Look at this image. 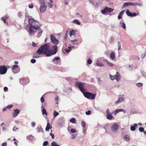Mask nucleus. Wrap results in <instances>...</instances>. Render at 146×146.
<instances>
[{
	"mask_svg": "<svg viewBox=\"0 0 146 146\" xmlns=\"http://www.w3.org/2000/svg\"><path fill=\"white\" fill-rule=\"evenodd\" d=\"M52 48L54 49L53 51L51 50L50 49V45L49 43H46L41 46L37 50L36 54L38 55L45 54L47 56L55 54L57 50L56 46L53 45Z\"/></svg>",
	"mask_w": 146,
	"mask_h": 146,
	"instance_id": "1",
	"label": "nucleus"
},
{
	"mask_svg": "<svg viewBox=\"0 0 146 146\" xmlns=\"http://www.w3.org/2000/svg\"><path fill=\"white\" fill-rule=\"evenodd\" d=\"M36 21L32 18H29V28L28 31L29 33L31 34L36 33L38 31L37 36H40L42 33V30L40 28V26L36 24Z\"/></svg>",
	"mask_w": 146,
	"mask_h": 146,
	"instance_id": "2",
	"label": "nucleus"
},
{
	"mask_svg": "<svg viewBox=\"0 0 146 146\" xmlns=\"http://www.w3.org/2000/svg\"><path fill=\"white\" fill-rule=\"evenodd\" d=\"M142 4L140 3H133L132 2H126L123 4V8H125L129 6H141Z\"/></svg>",
	"mask_w": 146,
	"mask_h": 146,
	"instance_id": "3",
	"label": "nucleus"
},
{
	"mask_svg": "<svg viewBox=\"0 0 146 146\" xmlns=\"http://www.w3.org/2000/svg\"><path fill=\"white\" fill-rule=\"evenodd\" d=\"M83 94L86 98L89 99L93 100L94 99L96 96L95 94H92L88 92H84Z\"/></svg>",
	"mask_w": 146,
	"mask_h": 146,
	"instance_id": "4",
	"label": "nucleus"
},
{
	"mask_svg": "<svg viewBox=\"0 0 146 146\" xmlns=\"http://www.w3.org/2000/svg\"><path fill=\"white\" fill-rule=\"evenodd\" d=\"M76 86H78L80 91L83 93L85 92L84 88V83L81 82H76L75 83Z\"/></svg>",
	"mask_w": 146,
	"mask_h": 146,
	"instance_id": "5",
	"label": "nucleus"
},
{
	"mask_svg": "<svg viewBox=\"0 0 146 146\" xmlns=\"http://www.w3.org/2000/svg\"><path fill=\"white\" fill-rule=\"evenodd\" d=\"M110 77L112 80H116L117 82L119 81L121 78V76L118 72H116L115 75L114 76L110 74Z\"/></svg>",
	"mask_w": 146,
	"mask_h": 146,
	"instance_id": "6",
	"label": "nucleus"
},
{
	"mask_svg": "<svg viewBox=\"0 0 146 146\" xmlns=\"http://www.w3.org/2000/svg\"><path fill=\"white\" fill-rule=\"evenodd\" d=\"M113 10V9L111 8H108V7H106L104 9L101 10V12L103 14L106 13H109L112 12Z\"/></svg>",
	"mask_w": 146,
	"mask_h": 146,
	"instance_id": "7",
	"label": "nucleus"
},
{
	"mask_svg": "<svg viewBox=\"0 0 146 146\" xmlns=\"http://www.w3.org/2000/svg\"><path fill=\"white\" fill-rule=\"evenodd\" d=\"M7 70V67L5 65L0 66V74H5Z\"/></svg>",
	"mask_w": 146,
	"mask_h": 146,
	"instance_id": "8",
	"label": "nucleus"
},
{
	"mask_svg": "<svg viewBox=\"0 0 146 146\" xmlns=\"http://www.w3.org/2000/svg\"><path fill=\"white\" fill-rule=\"evenodd\" d=\"M20 83L22 84H27L28 82L29 78L28 77L22 78L20 79Z\"/></svg>",
	"mask_w": 146,
	"mask_h": 146,
	"instance_id": "9",
	"label": "nucleus"
},
{
	"mask_svg": "<svg viewBox=\"0 0 146 146\" xmlns=\"http://www.w3.org/2000/svg\"><path fill=\"white\" fill-rule=\"evenodd\" d=\"M50 38L51 42L54 44L57 45L58 44V40L54 36L51 35L50 36Z\"/></svg>",
	"mask_w": 146,
	"mask_h": 146,
	"instance_id": "10",
	"label": "nucleus"
},
{
	"mask_svg": "<svg viewBox=\"0 0 146 146\" xmlns=\"http://www.w3.org/2000/svg\"><path fill=\"white\" fill-rule=\"evenodd\" d=\"M106 113H107L106 116L107 119L110 120L112 119L113 118V116L112 115V113L110 112L108 109H107Z\"/></svg>",
	"mask_w": 146,
	"mask_h": 146,
	"instance_id": "11",
	"label": "nucleus"
},
{
	"mask_svg": "<svg viewBox=\"0 0 146 146\" xmlns=\"http://www.w3.org/2000/svg\"><path fill=\"white\" fill-rule=\"evenodd\" d=\"M118 125L116 123H114L111 127V130L113 132H116L118 129Z\"/></svg>",
	"mask_w": 146,
	"mask_h": 146,
	"instance_id": "12",
	"label": "nucleus"
},
{
	"mask_svg": "<svg viewBox=\"0 0 146 146\" xmlns=\"http://www.w3.org/2000/svg\"><path fill=\"white\" fill-rule=\"evenodd\" d=\"M46 6L45 5H41L40 8V11L41 13H44L46 11Z\"/></svg>",
	"mask_w": 146,
	"mask_h": 146,
	"instance_id": "13",
	"label": "nucleus"
},
{
	"mask_svg": "<svg viewBox=\"0 0 146 146\" xmlns=\"http://www.w3.org/2000/svg\"><path fill=\"white\" fill-rule=\"evenodd\" d=\"M19 112V110L18 109H16L14 110V113H13V117H16Z\"/></svg>",
	"mask_w": 146,
	"mask_h": 146,
	"instance_id": "14",
	"label": "nucleus"
},
{
	"mask_svg": "<svg viewBox=\"0 0 146 146\" xmlns=\"http://www.w3.org/2000/svg\"><path fill=\"white\" fill-rule=\"evenodd\" d=\"M137 127V124L135 123L134 124V126H131L130 127V129L132 131H134L135 130L136 127Z\"/></svg>",
	"mask_w": 146,
	"mask_h": 146,
	"instance_id": "15",
	"label": "nucleus"
},
{
	"mask_svg": "<svg viewBox=\"0 0 146 146\" xmlns=\"http://www.w3.org/2000/svg\"><path fill=\"white\" fill-rule=\"evenodd\" d=\"M123 140L126 141H129L130 140V138L127 135H126L124 136L123 138Z\"/></svg>",
	"mask_w": 146,
	"mask_h": 146,
	"instance_id": "16",
	"label": "nucleus"
},
{
	"mask_svg": "<svg viewBox=\"0 0 146 146\" xmlns=\"http://www.w3.org/2000/svg\"><path fill=\"white\" fill-rule=\"evenodd\" d=\"M110 57L111 60H113L115 58V53L114 52H111L110 55Z\"/></svg>",
	"mask_w": 146,
	"mask_h": 146,
	"instance_id": "17",
	"label": "nucleus"
},
{
	"mask_svg": "<svg viewBox=\"0 0 146 146\" xmlns=\"http://www.w3.org/2000/svg\"><path fill=\"white\" fill-rule=\"evenodd\" d=\"M51 128L52 127L51 126H50L49 123H48L47 124L45 130L46 131H48L49 130V129Z\"/></svg>",
	"mask_w": 146,
	"mask_h": 146,
	"instance_id": "18",
	"label": "nucleus"
},
{
	"mask_svg": "<svg viewBox=\"0 0 146 146\" xmlns=\"http://www.w3.org/2000/svg\"><path fill=\"white\" fill-rule=\"evenodd\" d=\"M104 61L106 62L108 65L110 66L113 67L114 66V65L113 63L109 62L107 60H104Z\"/></svg>",
	"mask_w": 146,
	"mask_h": 146,
	"instance_id": "19",
	"label": "nucleus"
},
{
	"mask_svg": "<svg viewBox=\"0 0 146 146\" xmlns=\"http://www.w3.org/2000/svg\"><path fill=\"white\" fill-rule=\"evenodd\" d=\"M124 101V99L123 98H119L118 99V100L115 102L117 104H118L119 102H121Z\"/></svg>",
	"mask_w": 146,
	"mask_h": 146,
	"instance_id": "20",
	"label": "nucleus"
},
{
	"mask_svg": "<svg viewBox=\"0 0 146 146\" xmlns=\"http://www.w3.org/2000/svg\"><path fill=\"white\" fill-rule=\"evenodd\" d=\"M74 31L73 29H71L70 31V32L69 33V35H70V36H71L72 35H74Z\"/></svg>",
	"mask_w": 146,
	"mask_h": 146,
	"instance_id": "21",
	"label": "nucleus"
},
{
	"mask_svg": "<svg viewBox=\"0 0 146 146\" xmlns=\"http://www.w3.org/2000/svg\"><path fill=\"white\" fill-rule=\"evenodd\" d=\"M96 65L100 67L103 66H104L103 64L102 63L99 62H98L96 63Z\"/></svg>",
	"mask_w": 146,
	"mask_h": 146,
	"instance_id": "22",
	"label": "nucleus"
},
{
	"mask_svg": "<svg viewBox=\"0 0 146 146\" xmlns=\"http://www.w3.org/2000/svg\"><path fill=\"white\" fill-rule=\"evenodd\" d=\"M70 121V122L72 123H76V119L74 118H72Z\"/></svg>",
	"mask_w": 146,
	"mask_h": 146,
	"instance_id": "23",
	"label": "nucleus"
},
{
	"mask_svg": "<svg viewBox=\"0 0 146 146\" xmlns=\"http://www.w3.org/2000/svg\"><path fill=\"white\" fill-rule=\"evenodd\" d=\"M51 146H59V145H58L56 142L53 141L51 143Z\"/></svg>",
	"mask_w": 146,
	"mask_h": 146,
	"instance_id": "24",
	"label": "nucleus"
},
{
	"mask_svg": "<svg viewBox=\"0 0 146 146\" xmlns=\"http://www.w3.org/2000/svg\"><path fill=\"white\" fill-rule=\"evenodd\" d=\"M60 58L59 57H55L53 59L52 61L53 62H55L56 61H58V60H60Z\"/></svg>",
	"mask_w": 146,
	"mask_h": 146,
	"instance_id": "25",
	"label": "nucleus"
},
{
	"mask_svg": "<svg viewBox=\"0 0 146 146\" xmlns=\"http://www.w3.org/2000/svg\"><path fill=\"white\" fill-rule=\"evenodd\" d=\"M42 113L43 114H45L46 115H47V112L45 108H43L42 109Z\"/></svg>",
	"mask_w": 146,
	"mask_h": 146,
	"instance_id": "26",
	"label": "nucleus"
},
{
	"mask_svg": "<svg viewBox=\"0 0 146 146\" xmlns=\"http://www.w3.org/2000/svg\"><path fill=\"white\" fill-rule=\"evenodd\" d=\"M77 41V40L76 39H74V40H71V42L73 44H76V45L78 44V43H76V42Z\"/></svg>",
	"mask_w": 146,
	"mask_h": 146,
	"instance_id": "27",
	"label": "nucleus"
},
{
	"mask_svg": "<svg viewBox=\"0 0 146 146\" xmlns=\"http://www.w3.org/2000/svg\"><path fill=\"white\" fill-rule=\"evenodd\" d=\"M59 115V113L56 111H54L53 113V116L54 117H56Z\"/></svg>",
	"mask_w": 146,
	"mask_h": 146,
	"instance_id": "28",
	"label": "nucleus"
},
{
	"mask_svg": "<svg viewBox=\"0 0 146 146\" xmlns=\"http://www.w3.org/2000/svg\"><path fill=\"white\" fill-rule=\"evenodd\" d=\"M18 66L17 65H14L12 67V69L13 70V71H14V70H15L16 68H18Z\"/></svg>",
	"mask_w": 146,
	"mask_h": 146,
	"instance_id": "29",
	"label": "nucleus"
},
{
	"mask_svg": "<svg viewBox=\"0 0 146 146\" xmlns=\"http://www.w3.org/2000/svg\"><path fill=\"white\" fill-rule=\"evenodd\" d=\"M39 3L40 4H42V5H44L45 4L44 0H40Z\"/></svg>",
	"mask_w": 146,
	"mask_h": 146,
	"instance_id": "30",
	"label": "nucleus"
},
{
	"mask_svg": "<svg viewBox=\"0 0 146 146\" xmlns=\"http://www.w3.org/2000/svg\"><path fill=\"white\" fill-rule=\"evenodd\" d=\"M126 13L127 15L131 16V13L128 10H127L126 11Z\"/></svg>",
	"mask_w": 146,
	"mask_h": 146,
	"instance_id": "31",
	"label": "nucleus"
},
{
	"mask_svg": "<svg viewBox=\"0 0 146 146\" xmlns=\"http://www.w3.org/2000/svg\"><path fill=\"white\" fill-rule=\"evenodd\" d=\"M121 26L124 29H126V26L125 24L124 23H121Z\"/></svg>",
	"mask_w": 146,
	"mask_h": 146,
	"instance_id": "32",
	"label": "nucleus"
},
{
	"mask_svg": "<svg viewBox=\"0 0 146 146\" xmlns=\"http://www.w3.org/2000/svg\"><path fill=\"white\" fill-rule=\"evenodd\" d=\"M83 128H85L86 126L85 123L84 121L81 122Z\"/></svg>",
	"mask_w": 146,
	"mask_h": 146,
	"instance_id": "33",
	"label": "nucleus"
},
{
	"mask_svg": "<svg viewBox=\"0 0 146 146\" xmlns=\"http://www.w3.org/2000/svg\"><path fill=\"white\" fill-rule=\"evenodd\" d=\"M74 22L75 23L78 25H80V23L77 20H74Z\"/></svg>",
	"mask_w": 146,
	"mask_h": 146,
	"instance_id": "34",
	"label": "nucleus"
},
{
	"mask_svg": "<svg viewBox=\"0 0 146 146\" xmlns=\"http://www.w3.org/2000/svg\"><path fill=\"white\" fill-rule=\"evenodd\" d=\"M136 85L138 87H141L143 86V84L141 83H139L136 84Z\"/></svg>",
	"mask_w": 146,
	"mask_h": 146,
	"instance_id": "35",
	"label": "nucleus"
},
{
	"mask_svg": "<svg viewBox=\"0 0 146 146\" xmlns=\"http://www.w3.org/2000/svg\"><path fill=\"white\" fill-rule=\"evenodd\" d=\"M50 3H48V6L50 8H51L52 7V0H50Z\"/></svg>",
	"mask_w": 146,
	"mask_h": 146,
	"instance_id": "36",
	"label": "nucleus"
},
{
	"mask_svg": "<svg viewBox=\"0 0 146 146\" xmlns=\"http://www.w3.org/2000/svg\"><path fill=\"white\" fill-rule=\"evenodd\" d=\"M118 50H119L121 49V44L119 42H118Z\"/></svg>",
	"mask_w": 146,
	"mask_h": 146,
	"instance_id": "37",
	"label": "nucleus"
},
{
	"mask_svg": "<svg viewBox=\"0 0 146 146\" xmlns=\"http://www.w3.org/2000/svg\"><path fill=\"white\" fill-rule=\"evenodd\" d=\"M48 144V142L47 141H45L43 143V146H46Z\"/></svg>",
	"mask_w": 146,
	"mask_h": 146,
	"instance_id": "38",
	"label": "nucleus"
},
{
	"mask_svg": "<svg viewBox=\"0 0 146 146\" xmlns=\"http://www.w3.org/2000/svg\"><path fill=\"white\" fill-rule=\"evenodd\" d=\"M87 63L89 64H91L92 62V60L90 59H88L87 61Z\"/></svg>",
	"mask_w": 146,
	"mask_h": 146,
	"instance_id": "39",
	"label": "nucleus"
},
{
	"mask_svg": "<svg viewBox=\"0 0 146 146\" xmlns=\"http://www.w3.org/2000/svg\"><path fill=\"white\" fill-rule=\"evenodd\" d=\"M76 132V130L75 129H71V132L72 133H75Z\"/></svg>",
	"mask_w": 146,
	"mask_h": 146,
	"instance_id": "40",
	"label": "nucleus"
},
{
	"mask_svg": "<svg viewBox=\"0 0 146 146\" xmlns=\"http://www.w3.org/2000/svg\"><path fill=\"white\" fill-rule=\"evenodd\" d=\"M139 130L141 132H143L144 131V129L142 127H140L139 129Z\"/></svg>",
	"mask_w": 146,
	"mask_h": 146,
	"instance_id": "41",
	"label": "nucleus"
},
{
	"mask_svg": "<svg viewBox=\"0 0 146 146\" xmlns=\"http://www.w3.org/2000/svg\"><path fill=\"white\" fill-rule=\"evenodd\" d=\"M41 102L42 103L44 102V98L43 96H42L40 98Z\"/></svg>",
	"mask_w": 146,
	"mask_h": 146,
	"instance_id": "42",
	"label": "nucleus"
},
{
	"mask_svg": "<svg viewBox=\"0 0 146 146\" xmlns=\"http://www.w3.org/2000/svg\"><path fill=\"white\" fill-rule=\"evenodd\" d=\"M29 7L31 9H32L33 7V4H29Z\"/></svg>",
	"mask_w": 146,
	"mask_h": 146,
	"instance_id": "43",
	"label": "nucleus"
},
{
	"mask_svg": "<svg viewBox=\"0 0 146 146\" xmlns=\"http://www.w3.org/2000/svg\"><path fill=\"white\" fill-rule=\"evenodd\" d=\"M13 105H8L7 106V109H10L11 108L13 107Z\"/></svg>",
	"mask_w": 146,
	"mask_h": 146,
	"instance_id": "44",
	"label": "nucleus"
},
{
	"mask_svg": "<svg viewBox=\"0 0 146 146\" xmlns=\"http://www.w3.org/2000/svg\"><path fill=\"white\" fill-rule=\"evenodd\" d=\"M91 113V111L90 110H88L87 112H86V113L87 115H90Z\"/></svg>",
	"mask_w": 146,
	"mask_h": 146,
	"instance_id": "45",
	"label": "nucleus"
},
{
	"mask_svg": "<svg viewBox=\"0 0 146 146\" xmlns=\"http://www.w3.org/2000/svg\"><path fill=\"white\" fill-rule=\"evenodd\" d=\"M137 14L136 13H132L131 17H134L136 16Z\"/></svg>",
	"mask_w": 146,
	"mask_h": 146,
	"instance_id": "46",
	"label": "nucleus"
},
{
	"mask_svg": "<svg viewBox=\"0 0 146 146\" xmlns=\"http://www.w3.org/2000/svg\"><path fill=\"white\" fill-rule=\"evenodd\" d=\"M124 12H125V11L124 10L122 11H121V12H120V13H119V15H122L123 14V13H124Z\"/></svg>",
	"mask_w": 146,
	"mask_h": 146,
	"instance_id": "47",
	"label": "nucleus"
},
{
	"mask_svg": "<svg viewBox=\"0 0 146 146\" xmlns=\"http://www.w3.org/2000/svg\"><path fill=\"white\" fill-rule=\"evenodd\" d=\"M1 20L3 21L5 23H6V19L4 17H2L1 18Z\"/></svg>",
	"mask_w": 146,
	"mask_h": 146,
	"instance_id": "48",
	"label": "nucleus"
},
{
	"mask_svg": "<svg viewBox=\"0 0 146 146\" xmlns=\"http://www.w3.org/2000/svg\"><path fill=\"white\" fill-rule=\"evenodd\" d=\"M4 90L5 92H7L8 91V88L6 87H5L4 88Z\"/></svg>",
	"mask_w": 146,
	"mask_h": 146,
	"instance_id": "49",
	"label": "nucleus"
},
{
	"mask_svg": "<svg viewBox=\"0 0 146 146\" xmlns=\"http://www.w3.org/2000/svg\"><path fill=\"white\" fill-rule=\"evenodd\" d=\"M64 50L67 53H69L70 51L69 49H68V48H65L64 49Z\"/></svg>",
	"mask_w": 146,
	"mask_h": 146,
	"instance_id": "50",
	"label": "nucleus"
},
{
	"mask_svg": "<svg viewBox=\"0 0 146 146\" xmlns=\"http://www.w3.org/2000/svg\"><path fill=\"white\" fill-rule=\"evenodd\" d=\"M36 60L34 59H32L31 60V62L32 63H34L36 62Z\"/></svg>",
	"mask_w": 146,
	"mask_h": 146,
	"instance_id": "51",
	"label": "nucleus"
},
{
	"mask_svg": "<svg viewBox=\"0 0 146 146\" xmlns=\"http://www.w3.org/2000/svg\"><path fill=\"white\" fill-rule=\"evenodd\" d=\"M68 32V31H66V34L65 35V36H64V39L65 40H66V39H67V33Z\"/></svg>",
	"mask_w": 146,
	"mask_h": 146,
	"instance_id": "52",
	"label": "nucleus"
},
{
	"mask_svg": "<svg viewBox=\"0 0 146 146\" xmlns=\"http://www.w3.org/2000/svg\"><path fill=\"white\" fill-rule=\"evenodd\" d=\"M31 125L33 127H34L35 125V122H33L31 123Z\"/></svg>",
	"mask_w": 146,
	"mask_h": 146,
	"instance_id": "53",
	"label": "nucleus"
},
{
	"mask_svg": "<svg viewBox=\"0 0 146 146\" xmlns=\"http://www.w3.org/2000/svg\"><path fill=\"white\" fill-rule=\"evenodd\" d=\"M50 135L51 136L52 139H54V135L53 133H50Z\"/></svg>",
	"mask_w": 146,
	"mask_h": 146,
	"instance_id": "54",
	"label": "nucleus"
},
{
	"mask_svg": "<svg viewBox=\"0 0 146 146\" xmlns=\"http://www.w3.org/2000/svg\"><path fill=\"white\" fill-rule=\"evenodd\" d=\"M37 45V44L35 43L34 42H33L32 45L34 47H36Z\"/></svg>",
	"mask_w": 146,
	"mask_h": 146,
	"instance_id": "55",
	"label": "nucleus"
},
{
	"mask_svg": "<svg viewBox=\"0 0 146 146\" xmlns=\"http://www.w3.org/2000/svg\"><path fill=\"white\" fill-rule=\"evenodd\" d=\"M7 143L4 142L2 144V146H7Z\"/></svg>",
	"mask_w": 146,
	"mask_h": 146,
	"instance_id": "56",
	"label": "nucleus"
},
{
	"mask_svg": "<svg viewBox=\"0 0 146 146\" xmlns=\"http://www.w3.org/2000/svg\"><path fill=\"white\" fill-rule=\"evenodd\" d=\"M39 57V56H36L35 55H34L33 56V58H37Z\"/></svg>",
	"mask_w": 146,
	"mask_h": 146,
	"instance_id": "57",
	"label": "nucleus"
},
{
	"mask_svg": "<svg viewBox=\"0 0 146 146\" xmlns=\"http://www.w3.org/2000/svg\"><path fill=\"white\" fill-rule=\"evenodd\" d=\"M113 40V38L111 37L110 38V43H112Z\"/></svg>",
	"mask_w": 146,
	"mask_h": 146,
	"instance_id": "58",
	"label": "nucleus"
},
{
	"mask_svg": "<svg viewBox=\"0 0 146 146\" xmlns=\"http://www.w3.org/2000/svg\"><path fill=\"white\" fill-rule=\"evenodd\" d=\"M117 111H116V110H115L113 112H112V113L113 114H114V115H116L117 113Z\"/></svg>",
	"mask_w": 146,
	"mask_h": 146,
	"instance_id": "59",
	"label": "nucleus"
},
{
	"mask_svg": "<svg viewBox=\"0 0 146 146\" xmlns=\"http://www.w3.org/2000/svg\"><path fill=\"white\" fill-rule=\"evenodd\" d=\"M116 110V111H117V112L118 113V112H120L121 111H122V110L121 109H117Z\"/></svg>",
	"mask_w": 146,
	"mask_h": 146,
	"instance_id": "60",
	"label": "nucleus"
},
{
	"mask_svg": "<svg viewBox=\"0 0 146 146\" xmlns=\"http://www.w3.org/2000/svg\"><path fill=\"white\" fill-rule=\"evenodd\" d=\"M55 101L56 102H57L58 100V96L56 97L55 99Z\"/></svg>",
	"mask_w": 146,
	"mask_h": 146,
	"instance_id": "61",
	"label": "nucleus"
},
{
	"mask_svg": "<svg viewBox=\"0 0 146 146\" xmlns=\"http://www.w3.org/2000/svg\"><path fill=\"white\" fill-rule=\"evenodd\" d=\"M18 128L16 127H15L13 129V130L14 131H16V130L18 129Z\"/></svg>",
	"mask_w": 146,
	"mask_h": 146,
	"instance_id": "62",
	"label": "nucleus"
},
{
	"mask_svg": "<svg viewBox=\"0 0 146 146\" xmlns=\"http://www.w3.org/2000/svg\"><path fill=\"white\" fill-rule=\"evenodd\" d=\"M64 4L65 5H66L68 4V2H67V1L66 0H65L64 1Z\"/></svg>",
	"mask_w": 146,
	"mask_h": 146,
	"instance_id": "63",
	"label": "nucleus"
},
{
	"mask_svg": "<svg viewBox=\"0 0 146 146\" xmlns=\"http://www.w3.org/2000/svg\"><path fill=\"white\" fill-rule=\"evenodd\" d=\"M7 108H3V111H5L6 110H7Z\"/></svg>",
	"mask_w": 146,
	"mask_h": 146,
	"instance_id": "64",
	"label": "nucleus"
}]
</instances>
